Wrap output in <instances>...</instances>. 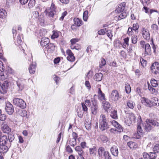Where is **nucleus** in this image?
<instances>
[{
  "label": "nucleus",
  "mask_w": 159,
  "mask_h": 159,
  "mask_svg": "<svg viewBox=\"0 0 159 159\" xmlns=\"http://www.w3.org/2000/svg\"><path fill=\"white\" fill-rule=\"evenodd\" d=\"M8 139L6 135H3L0 137V153H6L9 148L11 146V143H8Z\"/></svg>",
  "instance_id": "nucleus-1"
},
{
  "label": "nucleus",
  "mask_w": 159,
  "mask_h": 159,
  "mask_svg": "<svg viewBox=\"0 0 159 159\" xmlns=\"http://www.w3.org/2000/svg\"><path fill=\"white\" fill-rule=\"evenodd\" d=\"M99 127L102 131H104L109 128V125L105 115H100L99 121Z\"/></svg>",
  "instance_id": "nucleus-2"
},
{
  "label": "nucleus",
  "mask_w": 159,
  "mask_h": 159,
  "mask_svg": "<svg viewBox=\"0 0 159 159\" xmlns=\"http://www.w3.org/2000/svg\"><path fill=\"white\" fill-rule=\"evenodd\" d=\"M143 126V124L141 118L139 116L137 119V133H135L134 134L135 138L137 139H140L141 135L143 134V130L142 128V127Z\"/></svg>",
  "instance_id": "nucleus-3"
},
{
  "label": "nucleus",
  "mask_w": 159,
  "mask_h": 159,
  "mask_svg": "<svg viewBox=\"0 0 159 159\" xmlns=\"http://www.w3.org/2000/svg\"><path fill=\"white\" fill-rule=\"evenodd\" d=\"M13 102L14 105L21 108H25L26 106L25 101L20 98H14Z\"/></svg>",
  "instance_id": "nucleus-4"
},
{
  "label": "nucleus",
  "mask_w": 159,
  "mask_h": 159,
  "mask_svg": "<svg viewBox=\"0 0 159 159\" xmlns=\"http://www.w3.org/2000/svg\"><path fill=\"white\" fill-rule=\"evenodd\" d=\"M120 98L118 91L116 90H113L110 95L109 100L112 102H116Z\"/></svg>",
  "instance_id": "nucleus-5"
},
{
  "label": "nucleus",
  "mask_w": 159,
  "mask_h": 159,
  "mask_svg": "<svg viewBox=\"0 0 159 159\" xmlns=\"http://www.w3.org/2000/svg\"><path fill=\"white\" fill-rule=\"evenodd\" d=\"M92 105L91 106V113L93 115H96L97 113L98 106L97 101L94 98H92Z\"/></svg>",
  "instance_id": "nucleus-6"
},
{
  "label": "nucleus",
  "mask_w": 159,
  "mask_h": 159,
  "mask_svg": "<svg viewBox=\"0 0 159 159\" xmlns=\"http://www.w3.org/2000/svg\"><path fill=\"white\" fill-rule=\"evenodd\" d=\"M56 12V8L54 4L52 3L51 5L50 8L48 11V15L50 17H56V18L57 16ZM55 19H56V18Z\"/></svg>",
  "instance_id": "nucleus-7"
},
{
  "label": "nucleus",
  "mask_w": 159,
  "mask_h": 159,
  "mask_svg": "<svg viewBox=\"0 0 159 159\" xmlns=\"http://www.w3.org/2000/svg\"><path fill=\"white\" fill-rule=\"evenodd\" d=\"M5 110L7 113L9 115H11L14 112L13 105L9 102L6 103Z\"/></svg>",
  "instance_id": "nucleus-8"
},
{
  "label": "nucleus",
  "mask_w": 159,
  "mask_h": 159,
  "mask_svg": "<svg viewBox=\"0 0 159 159\" xmlns=\"http://www.w3.org/2000/svg\"><path fill=\"white\" fill-rule=\"evenodd\" d=\"M66 53L68 55L67 57V59L68 60L70 61H75V57L71 50L67 49L66 51Z\"/></svg>",
  "instance_id": "nucleus-9"
},
{
  "label": "nucleus",
  "mask_w": 159,
  "mask_h": 159,
  "mask_svg": "<svg viewBox=\"0 0 159 159\" xmlns=\"http://www.w3.org/2000/svg\"><path fill=\"white\" fill-rule=\"evenodd\" d=\"M8 87V82L7 81H4L3 83L1 85V92L2 93H5L6 92L7 90Z\"/></svg>",
  "instance_id": "nucleus-10"
},
{
  "label": "nucleus",
  "mask_w": 159,
  "mask_h": 159,
  "mask_svg": "<svg viewBox=\"0 0 159 159\" xmlns=\"http://www.w3.org/2000/svg\"><path fill=\"white\" fill-rule=\"evenodd\" d=\"M142 32L143 36L144 39L148 40L150 39V36L149 31L147 29L145 28H143Z\"/></svg>",
  "instance_id": "nucleus-11"
},
{
  "label": "nucleus",
  "mask_w": 159,
  "mask_h": 159,
  "mask_svg": "<svg viewBox=\"0 0 159 159\" xmlns=\"http://www.w3.org/2000/svg\"><path fill=\"white\" fill-rule=\"evenodd\" d=\"M126 3L125 2H123L118 5V7L115 10L116 13H119L120 12H122L124 11L125 8Z\"/></svg>",
  "instance_id": "nucleus-12"
},
{
  "label": "nucleus",
  "mask_w": 159,
  "mask_h": 159,
  "mask_svg": "<svg viewBox=\"0 0 159 159\" xmlns=\"http://www.w3.org/2000/svg\"><path fill=\"white\" fill-rule=\"evenodd\" d=\"M102 105L103 109L106 111L111 110V105L108 102L104 100L102 102Z\"/></svg>",
  "instance_id": "nucleus-13"
},
{
  "label": "nucleus",
  "mask_w": 159,
  "mask_h": 159,
  "mask_svg": "<svg viewBox=\"0 0 159 159\" xmlns=\"http://www.w3.org/2000/svg\"><path fill=\"white\" fill-rule=\"evenodd\" d=\"M49 40L48 38H43L40 43V45L42 47H46L49 44Z\"/></svg>",
  "instance_id": "nucleus-14"
},
{
  "label": "nucleus",
  "mask_w": 159,
  "mask_h": 159,
  "mask_svg": "<svg viewBox=\"0 0 159 159\" xmlns=\"http://www.w3.org/2000/svg\"><path fill=\"white\" fill-rule=\"evenodd\" d=\"M145 122L150 123V125H152L154 126H159V123L156 120L151 119H147L146 120Z\"/></svg>",
  "instance_id": "nucleus-15"
},
{
  "label": "nucleus",
  "mask_w": 159,
  "mask_h": 159,
  "mask_svg": "<svg viewBox=\"0 0 159 159\" xmlns=\"http://www.w3.org/2000/svg\"><path fill=\"white\" fill-rule=\"evenodd\" d=\"M46 48L48 52L52 53L55 50V46L54 44L50 43L46 47Z\"/></svg>",
  "instance_id": "nucleus-16"
},
{
  "label": "nucleus",
  "mask_w": 159,
  "mask_h": 159,
  "mask_svg": "<svg viewBox=\"0 0 159 159\" xmlns=\"http://www.w3.org/2000/svg\"><path fill=\"white\" fill-rule=\"evenodd\" d=\"M98 98L101 101L106 100L104 94L102 93L100 88H99L98 91Z\"/></svg>",
  "instance_id": "nucleus-17"
},
{
  "label": "nucleus",
  "mask_w": 159,
  "mask_h": 159,
  "mask_svg": "<svg viewBox=\"0 0 159 159\" xmlns=\"http://www.w3.org/2000/svg\"><path fill=\"white\" fill-rule=\"evenodd\" d=\"M111 152L112 155L115 157H117L118 154L117 148L115 146H112L111 148Z\"/></svg>",
  "instance_id": "nucleus-18"
},
{
  "label": "nucleus",
  "mask_w": 159,
  "mask_h": 159,
  "mask_svg": "<svg viewBox=\"0 0 159 159\" xmlns=\"http://www.w3.org/2000/svg\"><path fill=\"white\" fill-rule=\"evenodd\" d=\"M111 123L117 129H119V131H122L121 126L115 120H113L110 121Z\"/></svg>",
  "instance_id": "nucleus-19"
},
{
  "label": "nucleus",
  "mask_w": 159,
  "mask_h": 159,
  "mask_svg": "<svg viewBox=\"0 0 159 159\" xmlns=\"http://www.w3.org/2000/svg\"><path fill=\"white\" fill-rule=\"evenodd\" d=\"M36 63L35 62L32 63L29 68L30 73L31 74H34L35 71Z\"/></svg>",
  "instance_id": "nucleus-20"
},
{
  "label": "nucleus",
  "mask_w": 159,
  "mask_h": 159,
  "mask_svg": "<svg viewBox=\"0 0 159 159\" xmlns=\"http://www.w3.org/2000/svg\"><path fill=\"white\" fill-rule=\"evenodd\" d=\"M103 77L102 74L101 73H98L96 74L94 76L93 78L94 80L97 81H101Z\"/></svg>",
  "instance_id": "nucleus-21"
},
{
  "label": "nucleus",
  "mask_w": 159,
  "mask_h": 159,
  "mask_svg": "<svg viewBox=\"0 0 159 159\" xmlns=\"http://www.w3.org/2000/svg\"><path fill=\"white\" fill-rule=\"evenodd\" d=\"M2 129L4 133L9 134L11 131V129L7 125H4L2 127Z\"/></svg>",
  "instance_id": "nucleus-22"
},
{
  "label": "nucleus",
  "mask_w": 159,
  "mask_h": 159,
  "mask_svg": "<svg viewBox=\"0 0 159 159\" xmlns=\"http://www.w3.org/2000/svg\"><path fill=\"white\" fill-rule=\"evenodd\" d=\"M150 105L158 107L159 106V101L157 98H154L151 100Z\"/></svg>",
  "instance_id": "nucleus-23"
},
{
  "label": "nucleus",
  "mask_w": 159,
  "mask_h": 159,
  "mask_svg": "<svg viewBox=\"0 0 159 159\" xmlns=\"http://www.w3.org/2000/svg\"><path fill=\"white\" fill-rule=\"evenodd\" d=\"M17 84L20 90H22L24 88L25 84L23 81L19 80L17 82Z\"/></svg>",
  "instance_id": "nucleus-24"
},
{
  "label": "nucleus",
  "mask_w": 159,
  "mask_h": 159,
  "mask_svg": "<svg viewBox=\"0 0 159 159\" xmlns=\"http://www.w3.org/2000/svg\"><path fill=\"white\" fill-rule=\"evenodd\" d=\"M127 107L130 109H133L135 106V103L133 101L128 100L126 102Z\"/></svg>",
  "instance_id": "nucleus-25"
},
{
  "label": "nucleus",
  "mask_w": 159,
  "mask_h": 159,
  "mask_svg": "<svg viewBox=\"0 0 159 159\" xmlns=\"http://www.w3.org/2000/svg\"><path fill=\"white\" fill-rule=\"evenodd\" d=\"M146 124L144 127V129L146 131H150L152 129L153 127L151 125L150 123L147 122H146Z\"/></svg>",
  "instance_id": "nucleus-26"
},
{
  "label": "nucleus",
  "mask_w": 159,
  "mask_h": 159,
  "mask_svg": "<svg viewBox=\"0 0 159 159\" xmlns=\"http://www.w3.org/2000/svg\"><path fill=\"white\" fill-rule=\"evenodd\" d=\"M135 118L136 117L133 114H132L130 116V120L128 121H127L126 120H125V122L126 123L127 125L128 126H129L131 123V121H134Z\"/></svg>",
  "instance_id": "nucleus-27"
},
{
  "label": "nucleus",
  "mask_w": 159,
  "mask_h": 159,
  "mask_svg": "<svg viewBox=\"0 0 159 159\" xmlns=\"http://www.w3.org/2000/svg\"><path fill=\"white\" fill-rule=\"evenodd\" d=\"M127 145L131 149L136 148L137 147V145L135 142L130 141L127 143Z\"/></svg>",
  "instance_id": "nucleus-28"
},
{
  "label": "nucleus",
  "mask_w": 159,
  "mask_h": 159,
  "mask_svg": "<svg viewBox=\"0 0 159 159\" xmlns=\"http://www.w3.org/2000/svg\"><path fill=\"white\" fill-rule=\"evenodd\" d=\"M74 23L77 26H80L82 24V21L78 18L74 19Z\"/></svg>",
  "instance_id": "nucleus-29"
},
{
  "label": "nucleus",
  "mask_w": 159,
  "mask_h": 159,
  "mask_svg": "<svg viewBox=\"0 0 159 159\" xmlns=\"http://www.w3.org/2000/svg\"><path fill=\"white\" fill-rule=\"evenodd\" d=\"M145 49V53L149 54L151 52V47L149 43L145 44L144 48Z\"/></svg>",
  "instance_id": "nucleus-30"
},
{
  "label": "nucleus",
  "mask_w": 159,
  "mask_h": 159,
  "mask_svg": "<svg viewBox=\"0 0 159 159\" xmlns=\"http://www.w3.org/2000/svg\"><path fill=\"white\" fill-rule=\"evenodd\" d=\"M75 150L78 152L80 156H82V154L84 153V151L81 148V147L80 146H76L75 148Z\"/></svg>",
  "instance_id": "nucleus-31"
},
{
  "label": "nucleus",
  "mask_w": 159,
  "mask_h": 159,
  "mask_svg": "<svg viewBox=\"0 0 159 159\" xmlns=\"http://www.w3.org/2000/svg\"><path fill=\"white\" fill-rule=\"evenodd\" d=\"M106 151H104L103 148L102 147L99 148L98 150V154L99 157H102L104 154V152Z\"/></svg>",
  "instance_id": "nucleus-32"
},
{
  "label": "nucleus",
  "mask_w": 159,
  "mask_h": 159,
  "mask_svg": "<svg viewBox=\"0 0 159 159\" xmlns=\"http://www.w3.org/2000/svg\"><path fill=\"white\" fill-rule=\"evenodd\" d=\"M68 142H69L70 145L73 147H74L76 144V140L74 139L70 138L68 140Z\"/></svg>",
  "instance_id": "nucleus-33"
},
{
  "label": "nucleus",
  "mask_w": 159,
  "mask_h": 159,
  "mask_svg": "<svg viewBox=\"0 0 159 159\" xmlns=\"http://www.w3.org/2000/svg\"><path fill=\"white\" fill-rule=\"evenodd\" d=\"M120 14L118 16V20H120L125 18L127 16V13L125 11H123L122 12H120Z\"/></svg>",
  "instance_id": "nucleus-34"
},
{
  "label": "nucleus",
  "mask_w": 159,
  "mask_h": 159,
  "mask_svg": "<svg viewBox=\"0 0 159 159\" xmlns=\"http://www.w3.org/2000/svg\"><path fill=\"white\" fill-rule=\"evenodd\" d=\"M96 148L95 147L93 146L92 148H89V152L90 155L93 156L96 155Z\"/></svg>",
  "instance_id": "nucleus-35"
},
{
  "label": "nucleus",
  "mask_w": 159,
  "mask_h": 159,
  "mask_svg": "<svg viewBox=\"0 0 159 159\" xmlns=\"http://www.w3.org/2000/svg\"><path fill=\"white\" fill-rule=\"evenodd\" d=\"M23 38L22 35H19L18 36L17 38V43L16 42V45H21L22 43V42L21 40V38Z\"/></svg>",
  "instance_id": "nucleus-36"
},
{
  "label": "nucleus",
  "mask_w": 159,
  "mask_h": 159,
  "mask_svg": "<svg viewBox=\"0 0 159 159\" xmlns=\"http://www.w3.org/2000/svg\"><path fill=\"white\" fill-rule=\"evenodd\" d=\"M7 14L6 11L4 9H0V18H3L5 17Z\"/></svg>",
  "instance_id": "nucleus-37"
},
{
  "label": "nucleus",
  "mask_w": 159,
  "mask_h": 159,
  "mask_svg": "<svg viewBox=\"0 0 159 159\" xmlns=\"http://www.w3.org/2000/svg\"><path fill=\"white\" fill-rule=\"evenodd\" d=\"M52 35L51 36V38L52 39H54L58 37L59 32H58L57 31L53 30L52 31Z\"/></svg>",
  "instance_id": "nucleus-38"
},
{
  "label": "nucleus",
  "mask_w": 159,
  "mask_h": 159,
  "mask_svg": "<svg viewBox=\"0 0 159 159\" xmlns=\"http://www.w3.org/2000/svg\"><path fill=\"white\" fill-rule=\"evenodd\" d=\"M111 116L114 119H117L118 116L117 114V111L115 110L112 111L111 114Z\"/></svg>",
  "instance_id": "nucleus-39"
},
{
  "label": "nucleus",
  "mask_w": 159,
  "mask_h": 159,
  "mask_svg": "<svg viewBox=\"0 0 159 159\" xmlns=\"http://www.w3.org/2000/svg\"><path fill=\"white\" fill-rule=\"evenodd\" d=\"M18 114L21 116H26L27 115V111L26 110H21L19 111Z\"/></svg>",
  "instance_id": "nucleus-40"
},
{
  "label": "nucleus",
  "mask_w": 159,
  "mask_h": 159,
  "mask_svg": "<svg viewBox=\"0 0 159 159\" xmlns=\"http://www.w3.org/2000/svg\"><path fill=\"white\" fill-rule=\"evenodd\" d=\"M103 156L105 159H111V156L108 151L105 152Z\"/></svg>",
  "instance_id": "nucleus-41"
},
{
  "label": "nucleus",
  "mask_w": 159,
  "mask_h": 159,
  "mask_svg": "<svg viewBox=\"0 0 159 159\" xmlns=\"http://www.w3.org/2000/svg\"><path fill=\"white\" fill-rule=\"evenodd\" d=\"M125 89L126 92L129 93L131 92V88L129 84H125Z\"/></svg>",
  "instance_id": "nucleus-42"
},
{
  "label": "nucleus",
  "mask_w": 159,
  "mask_h": 159,
  "mask_svg": "<svg viewBox=\"0 0 159 159\" xmlns=\"http://www.w3.org/2000/svg\"><path fill=\"white\" fill-rule=\"evenodd\" d=\"M100 138L103 143H106L108 141V138L104 135H100Z\"/></svg>",
  "instance_id": "nucleus-43"
},
{
  "label": "nucleus",
  "mask_w": 159,
  "mask_h": 159,
  "mask_svg": "<svg viewBox=\"0 0 159 159\" xmlns=\"http://www.w3.org/2000/svg\"><path fill=\"white\" fill-rule=\"evenodd\" d=\"M35 0H30L28 6L29 8H31L35 5Z\"/></svg>",
  "instance_id": "nucleus-44"
},
{
  "label": "nucleus",
  "mask_w": 159,
  "mask_h": 159,
  "mask_svg": "<svg viewBox=\"0 0 159 159\" xmlns=\"http://www.w3.org/2000/svg\"><path fill=\"white\" fill-rule=\"evenodd\" d=\"M151 28L153 32H157L158 30V28L157 25L156 24H153L151 26Z\"/></svg>",
  "instance_id": "nucleus-45"
},
{
  "label": "nucleus",
  "mask_w": 159,
  "mask_h": 159,
  "mask_svg": "<svg viewBox=\"0 0 159 159\" xmlns=\"http://www.w3.org/2000/svg\"><path fill=\"white\" fill-rule=\"evenodd\" d=\"M88 11H85L83 15V19L84 21H87L88 18Z\"/></svg>",
  "instance_id": "nucleus-46"
},
{
  "label": "nucleus",
  "mask_w": 159,
  "mask_h": 159,
  "mask_svg": "<svg viewBox=\"0 0 159 159\" xmlns=\"http://www.w3.org/2000/svg\"><path fill=\"white\" fill-rule=\"evenodd\" d=\"M131 40L132 43L135 44L137 42L138 37L136 35H133L131 38Z\"/></svg>",
  "instance_id": "nucleus-47"
},
{
  "label": "nucleus",
  "mask_w": 159,
  "mask_h": 159,
  "mask_svg": "<svg viewBox=\"0 0 159 159\" xmlns=\"http://www.w3.org/2000/svg\"><path fill=\"white\" fill-rule=\"evenodd\" d=\"M149 159H155L157 155L156 153L154 152H150L149 153Z\"/></svg>",
  "instance_id": "nucleus-48"
},
{
  "label": "nucleus",
  "mask_w": 159,
  "mask_h": 159,
  "mask_svg": "<svg viewBox=\"0 0 159 159\" xmlns=\"http://www.w3.org/2000/svg\"><path fill=\"white\" fill-rule=\"evenodd\" d=\"M152 68L158 69L159 70V64L157 62H155L153 63L151 66V68Z\"/></svg>",
  "instance_id": "nucleus-49"
},
{
  "label": "nucleus",
  "mask_w": 159,
  "mask_h": 159,
  "mask_svg": "<svg viewBox=\"0 0 159 159\" xmlns=\"http://www.w3.org/2000/svg\"><path fill=\"white\" fill-rule=\"evenodd\" d=\"M148 89L150 90L152 93L157 94V91L155 89L150 86L148 87Z\"/></svg>",
  "instance_id": "nucleus-50"
},
{
  "label": "nucleus",
  "mask_w": 159,
  "mask_h": 159,
  "mask_svg": "<svg viewBox=\"0 0 159 159\" xmlns=\"http://www.w3.org/2000/svg\"><path fill=\"white\" fill-rule=\"evenodd\" d=\"M139 28V26L138 23L134 24L133 26V30H134L136 32H138V30Z\"/></svg>",
  "instance_id": "nucleus-51"
},
{
  "label": "nucleus",
  "mask_w": 159,
  "mask_h": 159,
  "mask_svg": "<svg viewBox=\"0 0 159 159\" xmlns=\"http://www.w3.org/2000/svg\"><path fill=\"white\" fill-rule=\"evenodd\" d=\"M107 31L106 29H103L99 30L98 32V33L99 35H103L106 33Z\"/></svg>",
  "instance_id": "nucleus-52"
},
{
  "label": "nucleus",
  "mask_w": 159,
  "mask_h": 159,
  "mask_svg": "<svg viewBox=\"0 0 159 159\" xmlns=\"http://www.w3.org/2000/svg\"><path fill=\"white\" fill-rule=\"evenodd\" d=\"M151 68V71L153 74L154 75H157L159 74V70H158V69L155 68Z\"/></svg>",
  "instance_id": "nucleus-53"
},
{
  "label": "nucleus",
  "mask_w": 159,
  "mask_h": 159,
  "mask_svg": "<svg viewBox=\"0 0 159 159\" xmlns=\"http://www.w3.org/2000/svg\"><path fill=\"white\" fill-rule=\"evenodd\" d=\"M151 83L152 86L153 87H156L158 86V83L157 81L154 79L151 80Z\"/></svg>",
  "instance_id": "nucleus-54"
},
{
  "label": "nucleus",
  "mask_w": 159,
  "mask_h": 159,
  "mask_svg": "<svg viewBox=\"0 0 159 159\" xmlns=\"http://www.w3.org/2000/svg\"><path fill=\"white\" fill-rule=\"evenodd\" d=\"M106 64V61L105 60L102 58L101 59V62L99 63V67L100 68H102V66H104Z\"/></svg>",
  "instance_id": "nucleus-55"
},
{
  "label": "nucleus",
  "mask_w": 159,
  "mask_h": 159,
  "mask_svg": "<svg viewBox=\"0 0 159 159\" xmlns=\"http://www.w3.org/2000/svg\"><path fill=\"white\" fill-rule=\"evenodd\" d=\"M153 151L156 153L159 152V144H156L154 146L153 148Z\"/></svg>",
  "instance_id": "nucleus-56"
},
{
  "label": "nucleus",
  "mask_w": 159,
  "mask_h": 159,
  "mask_svg": "<svg viewBox=\"0 0 159 159\" xmlns=\"http://www.w3.org/2000/svg\"><path fill=\"white\" fill-rule=\"evenodd\" d=\"M140 62L143 66L144 67L146 66L147 61L146 60H144L142 58H140Z\"/></svg>",
  "instance_id": "nucleus-57"
},
{
  "label": "nucleus",
  "mask_w": 159,
  "mask_h": 159,
  "mask_svg": "<svg viewBox=\"0 0 159 159\" xmlns=\"http://www.w3.org/2000/svg\"><path fill=\"white\" fill-rule=\"evenodd\" d=\"M8 139L9 142H11L14 139L15 137L12 134H8Z\"/></svg>",
  "instance_id": "nucleus-58"
},
{
  "label": "nucleus",
  "mask_w": 159,
  "mask_h": 159,
  "mask_svg": "<svg viewBox=\"0 0 159 159\" xmlns=\"http://www.w3.org/2000/svg\"><path fill=\"white\" fill-rule=\"evenodd\" d=\"M67 12L66 11H65L62 13L61 16L59 20H60L62 21L63 20L64 17L66 15Z\"/></svg>",
  "instance_id": "nucleus-59"
},
{
  "label": "nucleus",
  "mask_w": 159,
  "mask_h": 159,
  "mask_svg": "<svg viewBox=\"0 0 159 159\" xmlns=\"http://www.w3.org/2000/svg\"><path fill=\"white\" fill-rule=\"evenodd\" d=\"M143 156L144 159H149V153L144 152L143 153Z\"/></svg>",
  "instance_id": "nucleus-60"
},
{
  "label": "nucleus",
  "mask_w": 159,
  "mask_h": 159,
  "mask_svg": "<svg viewBox=\"0 0 159 159\" xmlns=\"http://www.w3.org/2000/svg\"><path fill=\"white\" fill-rule=\"evenodd\" d=\"M70 48L71 49H75L77 50H79L80 49V48H79L77 44L76 45H71L70 46Z\"/></svg>",
  "instance_id": "nucleus-61"
},
{
  "label": "nucleus",
  "mask_w": 159,
  "mask_h": 159,
  "mask_svg": "<svg viewBox=\"0 0 159 159\" xmlns=\"http://www.w3.org/2000/svg\"><path fill=\"white\" fill-rule=\"evenodd\" d=\"M107 36L110 39H111V38L113 36L112 34L111 33V30H108L107 31Z\"/></svg>",
  "instance_id": "nucleus-62"
},
{
  "label": "nucleus",
  "mask_w": 159,
  "mask_h": 159,
  "mask_svg": "<svg viewBox=\"0 0 159 159\" xmlns=\"http://www.w3.org/2000/svg\"><path fill=\"white\" fill-rule=\"evenodd\" d=\"M6 116L4 114H0V120L4 121L6 119Z\"/></svg>",
  "instance_id": "nucleus-63"
},
{
  "label": "nucleus",
  "mask_w": 159,
  "mask_h": 159,
  "mask_svg": "<svg viewBox=\"0 0 159 159\" xmlns=\"http://www.w3.org/2000/svg\"><path fill=\"white\" fill-rule=\"evenodd\" d=\"M85 127L88 130H90L91 128V122H89V123L85 124Z\"/></svg>",
  "instance_id": "nucleus-64"
}]
</instances>
